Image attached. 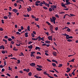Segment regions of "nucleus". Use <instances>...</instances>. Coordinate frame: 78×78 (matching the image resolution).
Wrapping results in <instances>:
<instances>
[{"mask_svg":"<svg viewBox=\"0 0 78 78\" xmlns=\"http://www.w3.org/2000/svg\"><path fill=\"white\" fill-rule=\"evenodd\" d=\"M50 21L52 23H53L54 24H55V21L56 19V18L55 16H52V18H50Z\"/></svg>","mask_w":78,"mask_h":78,"instance_id":"1","label":"nucleus"},{"mask_svg":"<svg viewBox=\"0 0 78 78\" xmlns=\"http://www.w3.org/2000/svg\"><path fill=\"white\" fill-rule=\"evenodd\" d=\"M40 3H41L42 5H45V6H47V7H48L49 6V4H48L47 2H45L44 1H43V2H41Z\"/></svg>","mask_w":78,"mask_h":78,"instance_id":"2","label":"nucleus"},{"mask_svg":"<svg viewBox=\"0 0 78 78\" xmlns=\"http://www.w3.org/2000/svg\"><path fill=\"white\" fill-rule=\"evenodd\" d=\"M41 3V1H37L35 2V5L36 6H39V4L38 3Z\"/></svg>","mask_w":78,"mask_h":78,"instance_id":"3","label":"nucleus"},{"mask_svg":"<svg viewBox=\"0 0 78 78\" xmlns=\"http://www.w3.org/2000/svg\"><path fill=\"white\" fill-rule=\"evenodd\" d=\"M61 5L62 7H63L64 8H67V6L65 5V4H64L63 3H62L61 4Z\"/></svg>","mask_w":78,"mask_h":78,"instance_id":"4","label":"nucleus"},{"mask_svg":"<svg viewBox=\"0 0 78 78\" xmlns=\"http://www.w3.org/2000/svg\"><path fill=\"white\" fill-rule=\"evenodd\" d=\"M12 12H14L15 13H17V12H18V10L16 9H12Z\"/></svg>","mask_w":78,"mask_h":78,"instance_id":"5","label":"nucleus"},{"mask_svg":"<svg viewBox=\"0 0 78 78\" xmlns=\"http://www.w3.org/2000/svg\"><path fill=\"white\" fill-rule=\"evenodd\" d=\"M30 65L32 67H34V66H35L36 64L34 63H31L30 64Z\"/></svg>","mask_w":78,"mask_h":78,"instance_id":"6","label":"nucleus"},{"mask_svg":"<svg viewBox=\"0 0 78 78\" xmlns=\"http://www.w3.org/2000/svg\"><path fill=\"white\" fill-rule=\"evenodd\" d=\"M48 39L49 40H51V41H52L53 39H52V36H49L48 37Z\"/></svg>","mask_w":78,"mask_h":78,"instance_id":"7","label":"nucleus"},{"mask_svg":"<svg viewBox=\"0 0 78 78\" xmlns=\"http://www.w3.org/2000/svg\"><path fill=\"white\" fill-rule=\"evenodd\" d=\"M2 48L3 50H4V49H5V47H4V46L3 45L0 46V49H2Z\"/></svg>","mask_w":78,"mask_h":78,"instance_id":"8","label":"nucleus"},{"mask_svg":"<svg viewBox=\"0 0 78 78\" xmlns=\"http://www.w3.org/2000/svg\"><path fill=\"white\" fill-rule=\"evenodd\" d=\"M52 53L53 54L54 56H56L57 55L56 54L57 53L55 51L53 52Z\"/></svg>","mask_w":78,"mask_h":78,"instance_id":"9","label":"nucleus"},{"mask_svg":"<svg viewBox=\"0 0 78 78\" xmlns=\"http://www.w3.org/2000/svg\"><path fill=\"white\" fill-rule=\"evenodd\" d=\"M36 69L38 70V71H41V70H42V69H41V68H36Z\"/></svg>","mask_w":78,"mask_h":78,"instance_id":"10","label":"nucleus"},{"mask_svg":"<svg viewBox=\"0 0 78 78\" xmlns=\"http://www.w3.org/2000/svg\"><path fill=\"white\" fill-rule=\"evenodd\" d=\"M49 28L50 30H53V26H52V25H51L50 26Z\"/></svg>","mask_w":78,"mask_h":78,"instance_id":"11","label":"nucleus"},{"mask_svg":"<svg viewBox=\"0 0 78 78\" xmlns=\"http://www.w3.org/2000/svg\"><path fill=\"white\" fill-rule=\"evenodd\" d=\"M45 42L46 44H50V41L47 40Z\"/></svg>","mask_w":78,"mask_h":78,"instance_id":"12","label":"nucleus"},{"mask_svg":"<svg viewBox=\"0 0 78 78\" xmlns=\"http://www.w3.org/2000/svg\"><path fill=\"white\" fill-rule=\"evenodd\" d=\"M38 38L39 39L38 40L39 41H41V40H42V38L40 36H38Z\"/></svg>","mask_w":78,"mask_h":78,"instance_id":"13","label":"nucleus"},{"mask_svg":"<svg viewBox=\"0 0 78 78\" xmlns=\"http://www.w3.org/2000/svg\"><path fill=\"white\" fill-rule=\"evenodd\" d=\"M66 16H69V17H70V16L68 15V14H66L64 15L63 17V19H65V18H66Z\"/></svg>","mask_w":78,"mask_h":78,"instance_id":"14","label":"nucleus"},{"mask_svg":"<svg viewBox=\"0 0 78 78\" xmlns=\"http://www.w3.org/2000/svg\"><path fill=\"white\" fill-rule=\"evenodd\" d=\"M42 58L41 57H40L39 56H37L36 57V59H41Z\"/></svg>","mask_w":78,"mask_h":78,"instance_id":"15","label":"nucleus"},{"mask_svg":"<svg viewBox=\"0 0 78 78\" xmlns=\"http://www.w3.org/2000/svg\"><path fill=\"white\" fill-rule=\"evenodd\" d=\"M25 37H28V33H25Z\"/></svg>","mask_w":78,"mask_h":78,"instance_id":"16","label":"nucleus"},{"mask_svg":"<svg viewBox=\"0 0 78 78\" xmlns=\"http://www.w3.org/2000/svg\"><path fill=\"white\" fill-rule=\"evenodd\" d=\"M28 75H29V76H31V75H32V73L31 72H29L28 74Z\"/></svg>","mask_w":78,"mask_h":78,"instance_id":"17","label":"nucleus"},{"mask_svg":"<svg viewBox=\"0 0 78 78\" xmlns=\"http://www.w3.org/2000/svg\"><path fill=\"white\" fill-rule=\"evenodd\" d=\"M28 48L30 49H32V48H33V46H28Z\"/></svg>","mask_w":78,"mask_h":78,"instance_id":"18","label":"nucleus"},{"mask_svg":"<svg viewBox=\"0 0 78 78\" xmlns=\"http://www.w3.org/2000/svg\"><path fill=\"white\" fill-rule=\"evenodd\" d=\"M3 41H4V42H5V44H7V40L5 39H3Z\"/></svg>","mask_w":78,"mask_h":78,"instance_id":"19","label":"nucleus"},{"mask_svg":"<svg viewBox=\"0 0 78 78\" xmlns=\"http://www.w3.org/2000/svg\"><path fill=\"white\" fill-rule=\"evenodd\" d=\"M27 10L28 12H30V11H31V9H29V8H27Z\"/></svg>","mask_w":78,"mask_h":78,"instance_id":"20","label":"nucleus"},{"mask_svg":"<svg viewBox=\"0 0 78 78\" xmlns=\"http://www.w3.org/2000/svg\"><path fill=\"white\" fill-rule=\"evenodd\" d=\"M37 49H41V48L39 47H36L35 48V50H37Z\"/></svg>","mask_w":78,"mask_h":78,"instance_id":"21","label":"nucleus"},{"mask_svg":"<svg viewBox=\"0 0 78 78\" xmlns=\"http://www.w3.org/2000/svg\"><path fill=\"white\" fill-rule=\"evenodd\" d=\"M52 8H56V5H51V7H52Z\"/></svg>","mask_w":78,"mask_h":78,"instance_id":"22","label":"nucleus"},{"mask_svg":"<svg viewBox=\"0 0 78 78\" xmlns=\"http://www.w3.org/2000/svg\"><path fill=\"white\" fill-rule=\"evenodd\" d=\"M46 23H47L48 25H51V23H49L48 21H47L46 22Z\"/></svg>","mask_w":78,"mask_h":78,"instance_id":"23","label":"nucleus"},{"mask_svg":"<svg viewBox=\"0 0 78 78\" xmlns=\"http://www.w3.org/2000/svg\"><path fill=\"white\" fill-rule=\"evenodd\" d=\"M13 50H14L15 51H17V50H18V49H16V47H14L13 48Z\"/></svg>","mask_w":78,"mask_h":78,"instance_id":"24","label":"nucleus"},{"mask_svg":"<svg viewBox=\"0 0 78 78\" xmlns=\"http://www.w3.org/2000/svg\"><path fill=\"white\" fill-rule=\"evenodd\" d=\"M44 75H48H48H49V74H47V73L45 72H44Z\"/></svg>","mask_w":78,"mask_h":78,"instance_id":"25","label":"nucleus"},{"mask_svg":"<svg viewBox=\"0 0 78 78\" xmlns=\"http://www.w3.org/2000/svg\"><path fill=\"white\" fill-rule=\"evenodd\" d=\"M67 31L68 32H70V29H69V28L68 27L67 30Z\"/></svg>","mask_w":78,"mask_h":78,"instance_id":"26","label":"nucleus"},{"mask_svg":"<svg viewBox=\"0 0 78 78\" xmlns=\"http://www.w3.org/2000/svg\"><path fill=\"white\" fill-rule=\"evenodd\" d=\"M67 41L68 42H72V40L70 39H68L67 40Z\"/></svg>","mask_w":78,"mask_h":78,"instance_id":"27","label":"nucleus"},{"mask_svg":"<svg viewBox=\"0 0 78 78\" xmlns=\"http://www.w3.org/2000/svg\"><path fill=\"white\" fill-rule=\"evenodd\" d=\"M55 17H56L57 18H59V16L58 14L55 15Z\"/></svg>","mask_w":78,"mask_h":78,"instance_id":"28","label":"nucleus"},{"mask_svg":"<svg viewBox=\"0 0 78 78\" xmlns=\"http://www.w3.org/2000/svg\"><path fill=\"white\" fill-rule=\"evenodd\" d=\"M52 64L53 66V67H55V66L56 67V64L54 63H52Z\"/></svg>","mask_w":78,"mask_h":78,"instance_id":"29","label":"nucleus"},{"mask_svg":"<svg viewBox=\"0 0 78 78\" xmlns=\"http://www.w3.org/2000/svg\"><path fill=\"white\" fill-rule=\"evenodd\" d=\"M11 59H14L15 60H17V58L14 57L11 58Z\"/></svg>","mask_w":78,"mask_h":78,"instance_id":"30","label":"nucleus"},{"mask_svg":"<svg viewBox=\"0 0 78 78\" xmlns=\"http://www.w3.org/2000/svg\"><path fill=\"white\" fill-rule=\"evenodd\" d=\"M30 26H28L27 27V30L28 31H30Z\"/></svg>","mask_w":78,"mask_h":78,"instance_id":"31","label":"nucleus"},{"mask_svg":"<svg viewBox=\"0 0 78 78\" xmlns=\"http://www.w3.org/2000/svg\"><path fill=\"white\" fill-rule=\"evenodd\" d=\"M4 19H8V17L7 16H4L3 17Z\"/></svg>","mask_w":78,"mask_h":78,"instance_id":"32","label":"nucleus"},{"mask_svg":"<svg viewBox=\"0 0 78 78\" xmlns=\"http://www.w3.org/2000/svg\"><path fill=\"white\" fill-rule=\"evenodd\" d=\"M18 62H17V64H20V61L19 60H17Z\"/></svg>","mask_w":78,"mask_h":78,"instance_id":"33","label":"nucleus"},{"mask_svg":"<svg viewBox=\"0 0 78 78\" xmlns=\"http://www.w3.org/2000/svg\"><path fill=\"white\" fill-rule=\"evenodd\" d=\"M8 41H12V39L11 38H8Z\"/></svg>","mask_w":78,"mask_h":78,"instance_id":"34","label":"nucleus"},{"mask_svg":"<svg viewBox=\"0 0 78 78\" xmlns=\"http://www.w3.org/2000/svg\"><path fill=\"white\" fill-rule=\"evenodd\" d=\"M30 56L31 57H32V56H34V57H35V56H34V54L32 53H31V54H30Z\"/></svg>","mask_w":78,"mask_h":78,"instance_id":"35","label":"nucleus"},{"mask_svg":"<svg viewBox=\"0 0 78 78\" xmlns=\"http://www.w3.org/2000/svg\"><path fill=\"white\" fill-rule=\"evenodd\" d=\"M62 64H60L58 67H62Z\"/></svg>","mask_w":78,"mask_h":78,"instance_id":"36","label":"nucleus"},{"mask_svg":"<svg viewBox=\"0 0 78 78\" xmlns=\"http://www.w3.org/2000/svg\"><path fill=\"white\" fill-rule=\"evenodd\" d=\"M49 10L50 12H51V11L52 10V9L50 8H49Z\"/></svg>","mask_w":78,"mask_h":78,"instance_id":"37","label":"nucleus"},{"mask_svg":"<svg viewBox=\"0 0 78 78\" xmlns=\"http://www.w3.org/2000/svg\"><path fill=\"white\" fill-rule=\"evenodd\" d=\"M2 54H5V51L4 50H2Z\"/></svg>","mask_w":78,"mask_h":78,"instance_id":"38","label":"nucleus"},{"mask_svg":"<svg viewBox=\"0 0 78 78\" xmlns=\"http://www.w3.org/2000/svg\"><path fill=\"white\" fill-rule=\"evenodd\" d=\"M43 8L44 9H48V8H47V7H45V6H44L43 7Z\"/></svg>","mask_w":78,"mask_h":78,"instance_id":"39","label":"nucleus"},{"mask_svg":"<svg viewBox=\"0 0 78 78\" xmlns=\"http://www.w3.org/2000/svg\"><path fill=\"white\" fill-rule=\"evenodd\" d=\"M66 3V5H70V4H71L72 3H70L69 2H67Z\"/></svg>","mask_w":78,"mask_h":78,"instance_id":"40","label":"nucleus"},{"mask_svg":"<svg viewBox=\"0 0 78 78\" xmlns=\"http://www.w3.org/2000/svg\"><path fill=\"white\" fill-rule=\"evenodd\" d=\"M70 17H71H71H72V16H75V15H74V14H70Z\"/></svg>","mask_w":78,"mask_h":78,"instance_id":"41","label":"nucleus"},{"mask_svg":"<svg viewBox=\"0 0 78 78\" xmlns=\"http://www.w3.org/2000/svg\"><path fill=\"white\" fill-rule=\"evenodd\" d=\"M9 70H11L12 71V69H12V68H11V67L10 66L9 67Z\"/></svg>","mask_w":78,"mask_h":78,"instance_id":"42","label":"nucleus"},{"mask_svg":"<svg viewBox=\"0 0 78 78\" xmlns=\"http://www.w3.org/2000/svg\"><path fill=\"white\" fill-rule=\"evenodd\" d=\"M27 72H30V69H26Z\"/></svg>","mask_w":78,"mask_h":78,"instance_id":"43","label":"nucleus"},{"mask_svg":"<svg viewBox=\"0 0 78 78\" xmlns=\"http://www.w3.org/2000/svg\"><path fill=\"white\" fill-rule=\"evenodd\" d=\"M31 36H32V37H34L35 36L34 35L33 33L31 34Z\"/></svg>","mask_w":78,"mask_h":78,"instance_id":"44","label":"nucleus"},{"mask_svg":"<svg viewBox=\"0 0 78 78\" xmlns=\"http://www.w3.org/2000/svg\"><path fill=\"white\" fill-rule=\"evenodd\" d=\"M63 36H69V35L67 34H63Z\"/></svg>","mask_w":78,"mask_h":78,"instance_id":"45","label":"nucleus"},{"mask_svg":"<svg viewBox=\"0 0 78 78\" xmlns=\"http://www.w3.org/2000/svg\"><path fill=\"white\" fill-rule=\"evenodd\" d=\"M8 57H12L13 56H12V54H11V55H8Z\"/></svg>","mask_w":78,"mask_h":78,"instance_id":"46","label":"nucleus"},{"mask_svg":"<svg viewBox=\"0 0 78 78\" xmlns=\"http://www.w3.org/2000/svg\"><path fill=\"white\" fill-rule=\"evenodd\" d=\"M37 27H38V28H40V26H39V25L37 24V25L36 26Z\"/></svg>","mask_w":78,"mask_h":78,"instance_id":"47","label":"nucleus"},{"mask_svg":"<svg viewBox=\"0 0 78 78\" xmlns=\"http://www.w3.org/2000/svg\"><path fill=\"white\" fill-rule=\"evenodd\" d=\"M67 69L68 70H69V71H70V68H67Z\"/></svg>","mask_w":78,"mask_h":78,"instance_id":"48","label":"nucleus"},{"mask_svg":"<svg viewBox=\"0 0 78 78\" xmlns=\"http://www.w3.org/2000/svg\"><path fill=\"white\" fill-rule=\"evenodd\" d=\"M7 75L8 76H9V77H10V76H11V75H10V74L9 73H7Z\"/></svg>","mask_w":78,"mask_h":78,"instance_id":"49","label":"nucleus"},{"mask_svg":"<svg viewBox=\"0 0 78 78\" xmlns=\"http://www.w3.org/2000/svg\"><path fill=\"white\" fill-rule=\"evenodd\" d=\"M9 11H11V10H12V8L11 7H9Z\"/></svg>","mask_w":78,"mask_h":78,"instance_id":"50","label":"nucleus"},{"mask_svg":"<svg viewBox=\"0 0 78 78\" xmlns=\"http://www.w3.org/2000/svg\"><path fill=\"white\" fill-rule=\"evenodd\" d=\"M72 38H73V37L70 36V37H69L68 38V39H72Z\"/></svg>","mask_w":78,"mask_h":78,"instance_id":"51","label":"nucleus"},{"mask_svg":"<svg viewBox=\"0 0 78 78\" xmlns=\"http://www.w3.org/2000/svg\"><path fill=\"white\" fill-rule=\"evenodd\" d=\"M48 77H49V78H54V77H51V76H49V75H48Z\"/></svg>","mask_w":78,"mask_h":78,"instance_id":"52","label":"nucleus"},{"mask_svg":"<svg viewBox=\"0 0 78 78\" xmlns=\"http://www.w3.org/2000/svg\"><path fill=\"white\" fill-rule=\"evenodd\" d=\"M16 46H18V47H19V46H20V44H16Z\"/></svg>","mask_w":78,"mask_h":78,"instance_id":"53","label":"nucleus"},{"mask_svg":"<svg viewBox=\"0 0 78 78\" xmlns=\"http://www.w3.org/2000/svg\"><path fill=\"white\" fill-rule=\"evenodd\" d=\"M4 38L5 39H8V36H7V35H6L5 36Z\"/></svg>","mask_w":78,"mask_h":78,"instance_id":"54","label":"nucleus"},{"mask_svg":"<svg viewBox=\"0 0 78 78\" xmlns=\"http://www.w3.org/2000/svg\"><path fill=\"white\" fill-rule=\"evenodd\" d=\"M55 30L56 31H57V30H58V27H56L55 28Z\"/></svg>","mask_w":78,"mask_h":78,"instance_id":"55","label":"nucleus"},{"mask_svg":"<svg viewBox=\"0 0 78 78\" xmlns=\"http://www.w3.org/2000/svg\"><path fill=\"white\" fill-rule=\"evenodd\" d=\"M35 21H38V20H39V18H37V19H35Z\"/></svg>","mask_w":78,"mask_h":78,"instance_id":"56","label":"nucleus"},{"mask_svg":"<svg viewBox=\"0 0 78 78\" xmlns=\"http://www.w3.org/2000/svg\"><path fill=\"white\" fill-rule=\"evenodd\" d=\"M54 76H55V77H58V75H56V74H54Z\"/></svg>","mask_w":78,"mask_h":78,"instance_id":"57","label":"nucleus"},{"mask_svg":"<svg viewBox=\"0 0 78 78\" xmlns=\"http://www.w3.org/2000/svg\"><path fill=\"white\" fill-rule=\"evenodd\" d=\"M20 54L21 56H24V55H23V53L21 52L20 53Z\"/></svg>","mask_w":78,"mask_h":78,"instance_id":"58","label":"nucleus"},{"mask_svg":"<svg viewBox=\"0 0 78 78\" xmlns=\"http://www.w3.org/2000/svg\"><path fill=\"white\" fill-rule=\"evenodd\" d=\"M17 34H20V33H19V32H16Z\"/></svg>","mask_w":78,"mask_h":78,"instance_id":"59","label":"nucleus"},{"mask_svg":"<svg viewBox=\"0 0 78 78\" xmlns=\"http://www.w3.org/2000/svg\"><path fill=\"white\" fill-rule=\"evenodd\" d=\"M20 7L19 8V9H20V8H22V5H20Z\"/></svg>","mask_w":78,"mask_h":78,"instance_id":"60","label":"nucleus"},{"mask_svg":"<svg viewBox=\"0 0 78 78\" xmlns=\"http://www.w3.org/2000/svg\"><path fill=\"white\" fill-rule=\"evenodd\" d=\"M37 54H39V55H41V52H37Z\"/></svg>","mask_w":78,"mask_h":78,"instance_id":"61","label":"nucleus"},{"mask_svg":"<svg viewBox=\"0 0 78 78\" xmlns=\"http://www.w3.org/2000/svg\"><path fill=\"white\" fill-rule=\"evenodd\" d=\"M1 21H2V23L3 24L4 23V20H1Z\"/></svg>","mask_w":78,"mask_h":78,"instance_id":"62","label":"nucleus"},{"mask_svg":"<svg viewBox=\"0 0 78 78\" xmlns=\"http://www.w3.org/2000/svg\"><path fill=\"white\" fill-rule=\"evenodd\" d=\"M5 71V69L3 68L2 69V72H3Z\"/></svg>","mask_w":78,"mask_h":78,"instance_id":"63","label":"nucleus"},{"mask_svg":"<svg viewBox=\"0 0 78 78\" xmlns=\"http://www.w3.org/2000/svg\"><path fill=\"white\" fill-rule=\"evenodd\" d=\"M34 77H35V78H38V76H37L36 75H35L34 76Z\"/></svg>","mask_w":78,"mask_h":78,"instance_id":"64","label":"nucleus"}]
</instances>
